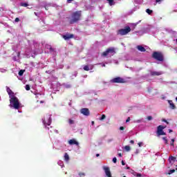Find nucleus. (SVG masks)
Instances as JSON below:
<instances>
[{
	"label": "nucleus",
	"instance_id": "41",
	"mask_svg": "<svg viewBox=\"0 0 177 177\" xmlns=\"http://www.w3.org/2000/svg\"><path fill=\"white\" fill-rule=\"evenodd\" d=\"M12 59H13L14 62H17V58L16 57H13Z\"/></svg>",
	"mask_w": 177,
	"mask_h": 177
},
{
	"label": "nucleus",
	"instance_id": "13",
	"mask_svg": "<svg viewBox=\"0 0 177 177\" xmlns=\"http://www.w3.org/2000/svg\"><path fill=\"white\" fill-rule=\"evenodd\" d=\"M68 144L71 145V146H73V145H76V146H78L79 143L75 139H71L68 141Z\"/></svg>",
	"mask_w": 177,
	"mask_h": 177
},
{
	"label": "nucleus",
	"instance_id": "33",
	"mask_svg": "<svg viewBox=\"0 0 177 177\" xmlns=\"http://www.w3.org/2000/svg\"><path fill=\"white\" fill-rule=\"evenodd\" d=\"M15 23H19V21H20V19H19V17L15 18Z\"/></svg>",
	"mask_w": 177,
	"mask_h": 177
},
{
	"label": "nucleus",
	"instance_id": "14",
	"mask_svg": "<svg viewBox=\"0 0 177 177\" xmlns=\"http://www.w3.org/2000/svg\"><path fill=\"white\" fill-rule=\"evenodd\" d=\"M168 103L171 110H175V109H176V106H175V104H174V102H172V100H168Z\"/></svg>",
	"mask_w": 177,
	"mask_h": 177
},
{
	"label": "nucleus",
	"instance_id": "44",
	"mask_svg": "<svg viewBox=\"0 0 177 177\" xmlns=\"http://www.w3.org/2000/svg\"><path fill=\"white\" fill-rule=\"evenodd\" d=\"M142 142H138V146H139V147H142Z\"/></svg>",
	"mask_w": 177,
	"mask_h": 177
},
{
	"label": "nucleus",
	"instance_id": "17",
	"mask_svg": "<svg viewBox=\"0 0 177 177\" xmlns=\"http://www.w3.org/2000/svg\"><path fill=\"white\" fill-rule=\"evenodd\" d=\"M151 75L152 76L161 75V72L152 71L151 72Z\"/></svg>",
	"mask_w": 177,
	"mask_h": 177
},
{
	"label": "nucleus",
	"instance_id": "24",
	"mask_svg": "<svg viewBox=\"0 0 177 177\" xmlns=\"http://www.w3.org/2000/svg\"><path fill=\"white\" fill-rule=\"evenodd\" d=\"M146 12H147V13L148 15H151V13H153V10H150V9H149V8H147V9L146 10Z\"/></svg>",
	"mask_w": 177,
	"mask_h": 177
},
{
	"label": "nucleus",
	"instance_id": "49",
	"mask_svg": "<svg viewBox=\"0 0 177 177\" xmlns=\"http://www.w3.org/2000/svg\"><path fill=\"white\" fill-rule=\"evenodd\" d=\"M102 67H106V64H103Z\"/></svg>",
	"mask_w": 177,
	"mask_h": 177
},
{
	"label": "nucleus",
	"instance_id": "51",
	"mask_svg": "<svg viewBox=\"0 0 177 177\" xmlns=\"http://www.w3.org/2000/svg\"><path fill=\"white\" fill-rule=\"evenodd\" d=\"M35 16H38V14L37 12H35Z\"/></svg>",
	"mask_w": 177,
	"mask_h": 177
},
{
	"label": "nucleus",
	"instance_id": "12",
	"mask_svg": "<svg viewBox=\"0 0 177 177\" xmlns=\"http://www.w3.org/2000/svg\"><path fill=\"white\" fill-rule=\"evenodd\" d=\"M6 91L10 98L13 97V96H15V93H13L12 89H10V88H9L8 86H6Z\"/></svg>",
	"mask_w": 177,
	"mask_h": 177
},
{
	"label": "nucleus",
	"instance_id": "55",
	"mask_svg": "<svg viewBox=\"0 0 177 177\" xmlns=\"http://www.w3.org/2000/svg\"><path fill=\"white\" fill-rule=\"evenodd\" d=\"M123 177H127V176H124Z\"/></svg>",
	"mask_w": 177,
	"mask_h": 177
},
{
	"label": "nucleus",
	"instance_id": "18",
	"mask_svg": "<svg viewBox=\"0 0 177 177\" xmlns=\"http://www.w3.org/2000/svg\"><path fill=\"white\" fill-rule=\"evenodd\" d=\"M64 160H65V161L70 160V156H68V153H64Z\"/></svg>",
	"mask_w": 177,
	"mask_h": 177
},
{
	"label": "nucleus",
	"instance_id": "43",
	"mask_svg": "<svg viewBox=\"0 0 177 177\" xmlns=\"http://www.w3.org/2000/svg\"><path fill=\"white\" fill-rule=\"evenodd\" d=\"M73 1H74V0H67V2H68V3H71V2H73Z\"/></svg>",
	"mask_w": 177,
	"mask_h": 177
},
{
	"label": "nucleus",
	"instance_id": "16",
	"mask_svg": "<svg viewBox=\"0 0 177 177\" xmlns=\"http://www.w3.org/2000/svg\"><path fill=\"white\" fill-rule=\"evenodd\" d=\"M175 161H176V158L174 157V156H169V162H175Z\"/></svg>",
	"mask_w": 177,
	"mask_h": 177
},
{
	"label": "nucleus",
	"instance_id": "38",
	"mask_svg": "<svg viewBox=\"0 0 177 177\" xmlns=\"http://www.w3.org/2000/svg\"><path fill=\"white\" fill-rule=\"evenodd\" d=\"M124 129H125V128L124 127H120V131H124Z\"/></svg>",
	"mask_w": 177,
	"mask_h": 177
},
{
	"label": "nucleus",
	"instance_id": "4",
	"mask_svg": "<svg viewBox=\"0 0 177 177\" xmlns=\"http://www.w3.org/2000/svg\"><path fill=\"white\" fill-rule=\"evenodd\" d=\"M152 57L158 62H164V55L160 52L155 51L152 54Z\"/></svg>",
	"mask_w": 177,
	"mask_h": 177
},
{
	"label": "nucleus",
	"instance_id": "26",
	"mask_svg": "<svg viewBox=\"0 0 177 177\" xmlns=\"http://www.w3.org/2000/svg\"><path fill=\"white\" fill-rule=\"evenodd\" d=\"M106 119V115H102V117L100 118V121H103V120Z\"/></svg>",
	"mask_w": 177,
	"mask_h": 177
},
{
	"label": "nucleus",
	"instance_id": "9",
	"mask_svg": "<svg viewBox=\"0 0 177 177\" xmlns=\"http://www.w3.org/2000/svg\"><path fill=\"white\" fill-rule=\"evenodd\" d=\"M80 113L83 114V115H86V117H88L91 114V112L89 111V109L88 108H82L80 110Z\"/></svg>",
	"mask_w": 177,
	"mask_h": 177
},
{
	"label": "nucleus",
	"instance_id": "30",
	"mask_svg": "<svg viewBox=\"0 0 177 177\" xmlns=\"http://www.w3.org/2000/svg\"><path fill=\"white\" fill-rule=\"evenodd\" d=\"M147 120H148V121H151V120H153V117H151V116H147Z\"/></svg>",
	"mask_w": 177,
	"mask_h": 177
},
{
	"label": "nucleus",
	"instance_id": "15",
	"mask_svg": "<svg viewBox=\"0 0 177 177\" xmlns=\"http://www.w3.org/2000/svg\"><path fill=\"white\" fill-rule=\"evenodd\" d=\"M137 49H138L140 52H146V48H145V47L142 46H138Z\"/></svg>",
	"mask_w": 177,
	"mask_h": 177
},
{
	"label": "nucleus",
	"instance_id": "48",
	"mask_svg": "<svg viewBox=\"0 0 177 177\" xmlns=\"http://www.w3.org/2000/svg\"><path fill=\"white\" fill-rule=\"evenodd\" d=\"M100 154H99V153L96 154V157H100Z\"/></svg>",
	"mask_w": 177,
	"mask_h": 177
},
{
	"label": "nucleus",
	"instance_id": "8",
	"mask_svg": "<svg viewBox=\"0 0 177 177\" xmlns=\"http://www.w3.org/2000/svg\"><path fill=\"white\" fill-rule=\"evenodd\" d=\"M109 53L111 55L115 53V49L114 48H107L106 51L102 53V56L106 57V56H107Z\"/></svg>",
	"mask_w": 177,
	"mask_h": 177
},
{
	"label": "nucleus",
	"instance_id": "22",
	"mask_svg": "<svg viewBox=\"0 0 177 177\" xmlns=\"http://www.w3.org/2000/svg\"><path fill=\"white\" fill-rule=\"evenodd\" d=\"M24 71H26L25 70H20L19 71V75L20 76V77H21V75H23V74H24Z\"/></svg>",
	"mask_w": 177,
	"mask_h": 177
},
{
	"label": "nucleus",
	"instance_id": "36",
	"mask_svg": "<svg viewBox=\"0 0 177 177\" xmlns=\"http://www.w3.org/2000/svg\"><path fill=\"white\" fill-rule=\"evenodd\" d=\"M131 121V118L128 117L127 119L126 120V122H129Z\"/></svg>",
	"mask_w": 177,
	"mask_h": 177
},
{
	"label": "nucleus",
	"instance_id": "11",
	"mask_svg": "<svg viewBox=\"0 0 177 177\" xmlns=\"http://www.w3.org/2000/svg\"><path fill=\"white\" fill-rule=\"evenodd\" d=\"M62 38L65 39V41H68V39H71V38H74V35L67 33L66 35H64Z\"/></svg>",
	"mask_w": 177,
	"mask_h": 177
},
{
	"label": "nucleus",
	"instance_id": "34",
	"mask_svg": "<svg viewBox=\"0 0 177 177\" xmlns=\"http://www.w3.org/2000/svg\"><path fill=\"white\" fill-rule=\"evenodd\" d=\"M79 176H85V173L80 172V173H79Z\"/></svg>",
	"mask_w": 177,
	"mask_h": 177
},
{
	"label": "nucleus",
	"instance_id": "28",
	"mask_svg": "<svg viewBox=\"0 0 177 177\" xmlns=\"http://www.w3.org/2000/svg\"><path fill=\"white\" fill-rule=\"evenodd\" d=\"M134 176L142 177V174L135 173V174H134Z\"/></svg>",
	"mask_w": 177,
	"mask_h": 177
},
{
	"label": "nucleus",
	"instance_id": "35",
	"mask_svg": "<svg viewBox=\"0 0 177 177\" xmlns=\"http://www.w3.org/2000/svg\"><path fill=\"white\" fill-rule=\"evenodd\" d=\"M113 162H114L115 164V162H117V158H113Z\"/></svg>",
	"mask_w": 177,
	"mask_h": 177
},
{
	"label": "nucleus",
	"instance_id": "21",
	"mask_svg": "<svg viewBox=\"0 0 177 177\" xmlns=\"http://www.w3.org/2000/svg\"><path fill=\"white\" fill-rule=\"evenodd\" d=\"M162 140L165 141V145H168V138L167 137H162Z\"/></svg>",
	"mask_w": 177,
	"mask_h": 177
},
{
	"label": "nucleus",
	"instance_id": "39",
	"mask_svg": "<svg viewBox=\"0 0 177 177\" xmlns=\"http://www.w3.org/2000/svg\"><path fill=\"white\" fill-rule=\"evenodd\" d=\"M130 143L131 145H134L135 144V141H133V140H130Z\"/></svg>",
	"mask_w": 177,
	"mask_h": 177
},
{
	"label": "nucleus",
	"instance_id": "29",
	"mask_svg": "<svg viewBox=\"0 0 177 177\" xmlns=\"http://www.w3.org/2000/svg\"><path fill=\"white\" fill-rule=\"evenodd\" d=\"M175 143V139H171V142L170 143V146H174V144Z\"/></svg>",
	"mask_w": 177,
	"mask_h": 177
},
{
	"label": "nucleus",
	"instance_id": "37",
	"mask_svg": "<svg viewBox=\"0 0 177 177\" xmlns=\"http://www.w3.org/2000/svg\"><path fill=\"white\" fill-rule=\"evenodd\" d=\"M162 121L163 122H166V124H169V122L168 121H167V120H165V119H163Z\"/></svg>",
	"mask_w": 177,
	"mask_h": 177
},
{
	"label": "nucleus",
	"instance_id": "2",
	"mask_svg": "<svg viewBox=\"0 0 177 177\" xmlns=\"http://www.w3.org/2000/svg\"><path fill=\"white\" fill-rule=\"evenodd\" d=\"M10 107H13L15 110H19L20 109V102H19V98L16 96H12L10 98Z\"/></svg>",
	"mask_w": 177,
	"mask_h": 177
},
{
	"label": "nucleus",
	"instance_id": "53",
	"mask_svg": "<svg viewBox=\"0 0 177 177\" xmlns=\"http://www.w3.org/2000/svg\"><path fill=\"white\" fill-rule=\"evenodd\" d=\"M176 44H177V39H176Z\"/></svg>",
	"mask_w": 177,
	"mask_h": 177
},
{
	"label": "nucleus",
	"instance_id": "46",
	"mask_svg": "<svg viewBox=\"0 0 177 177\" xmlns=\"http://www.w3.org/2000/svg\"><path fill=\"white\" fill-rule=\"evenodd\" d=\"M119 157H122V154L121 153H118Z\"/></svg>",
	"mask_w": 177,
	"mask_h": 177
},
{
	"label": "nucleus",
	"instance_id": "6",
	"mask_svg": "<svg viewBox=\"0 0 177 177\" xmlns=\"http://www.w3.org/2000/svg\"><path fill=\"white\" fill-rule=\"evenodd\" d=\"M113 84H125V80L122 77H117L111 80Z\"/></svg>",
	"mask_w": 177,
	"mask_h": 177
},
{
	"label": "nucleus",
	"instance_id": "50",
	"mask_svg": "<svg viewBox=\"0 0 177 177\" xmlns=\"http://www.w3.org/2000/svg\"><path fill=\"white\" fill-rule=\"evenodd\" d=\"M91 124H92V125H93V124H95V122L93 121V122H91Z\"/></svg>",
	"mask_w": 177,
	"mask_h": 177
},
{
	"label": "nucleus",
	"instance_id": "7",
	"mask_svg": "<svg viewBox=\"0 0 177 177\" xmlns=\"http://www.w3.org/2000/svg\"><path fill=\"white\" fill-rule=\"evenodd\" d=\"M164 129H165V127H164L162 125H159L157 127V135H158V136L167 135V133L165 132H164Z\"/></svg>",
	"mask_w": 177,
	"mask_h": 177
},
{
	"label": "nucleus",
	"instance_id": "25",
	"mask_svg": "<svg viewBox=\"0 0 177 177\" xmlns=\"http://www.w3.org/2000/svg\"><path fill=\"white\" fill-rule=\"evenodd\" d=\"M83 68L84 71H89V66H88L87 65H85Z\"/></svg>",
	"mask_w": 177,
	"mask_h": 177
},
{
	"label": "nucleus",
	"instance_id": "3",
	"mask_svg": "<svg viewBox=\"0 0 177 177\" xmlns=\"http://www.w3.org/2000/svg\"><path fill=\"white\" fill-rule=\"evenodd\" d=\"M43 124L45 127V128H47V129H49L50 124H52V115L49 114H46L44 116V118L42 119Z\"/></svg>",
	"mask_w": 177,
	"mask_h": 177
},
{
	"label": "nucleus",
	"instance_id": "32",
	"mask_svg": "<svg viewBox=\"0 0 177 177\" xmlns=\"http://www.w3.org/2000/svg\"><path fill=\"white\" fill-rule=\"evenodd\" d=\"M68 123L71 124H74V120H73L71 119H69L68 120Z\"/></svg>",
	"mask_w": 177,
	"mask_h": 177
},
{
	"label": "nucleus",
	"instance_id": "47",
	"mask_svg": "<svg viewBox=\"0 0 177 177\" xmlns=\"http://www.w3.org/2000/svg\"><path fill=\"white\" fill-rule=\"evenodd\" d=\"M171 132H173L172 129H169V133H171Z\"/></svg>",
	"mask_w": 177,
	"mask_h": 177
},
{
	"label": "nucleus",
	"instance_id": "10",
	"mask_svg": "<svg viewBox=\"0 0 177 177\" xmlns=\"http://www.w3.org/2000/svg\"><path fill=\"white\" fill-rule=\"evenodd\" d=\"M103 169H104V171L105 172L106 176H107V177H113L111 176V171H110V167L104 166L103 167Z\"/></svg>",
	"mask_w": 177,
	"mask_h": 177
},
{
	"label": "nucleus",
	"instance_id": "42",
	"mask_svg": "<svg viewBox=\"0 0 177 177\" xmlns=\"http://www.w3.org/2000/svg\"><path fill=\"white\" fill-rule=\"evenodd\" d=\"M17 57H18V59H20V52L17 53Z\"/></svg>",
	"mask_w": 177,
	"mask_h": 177
},
{
	"label": "nucleus",
	"instance_id": "40",
	"mask_svg": "<svg viewBox=\"0 0 177 177\" xmlns=\"http://www.w3.org/2000/svg\"><path fill=\"white\" fill-rule=\"evenodd\" d=\"M162 0H156V3H160V2H162Z\"/></svg>",
	"mask_w": 177,
	"mask_h": 177
},
{
	"label": "nucleus",
	"instance_id": "52",
	"mask_svg": "<svg viewBox=\"0 0 177 177\" xmlns=\"http://www.w3.org/2000/svg\"><path fill=\"white\" fill-rule=\"evenodd\" d=\"M126 169H129V167H126Z\"/></svg>",
	"mask_w": 177,
	"mask_h": 177
},
{
	"label": "nucleus",
	"instance_id": "31",
	"mask_svg": "<svg viewBox=\"0 0 177 177\" xmlns=\"http://www.w3.org/2000/svg\"><path fill=\"white\" fill-rule=\"evenodd\" d=\"M25 88L26 89V91H30V86L28 84H26Z\"/></svg>",
	"mask_w": 177,
	"mask_h": 177
},
{
	"label": "nucleus",
	"instance_id": "1",
	"mask_svg": "<svg viewBox=\"0 0 177 177\" xmlns=\"http://www.w3.org/2000/svg\"><path fill=\"white\" fill-rule=\"evenodd\" d=\"M81 17H82V11H75L71 14V19L69 21L70 24H74V23H77L81 20Z\"/></svg>",
	"mask_w": 177,
	"mask_h": 177
},
{
	"label": "nucleus",
	"instance_id": "19",
	"mask_svg": "<svg viewBox=\"0 0 177 177\" xmlns=\"http://www.w3.org/2000/svg\"><path fill=\"white\" fill-rule=\"evenodd\" d=\"M124 150L127 151H131V147H129V145L124 146Z\"/></svg>",
	"mask_w": 177,
	"mask_h": 177
},
{
	"label": "nucleus",
	"instance_id": "23",
	"mask_svg": "<svg viewBox=\"0 0 177 177\" xmlns=\"http://www.w3.org/2000/svg\"><path fill=\"white\" fill-rule=\"evenodd\" d=\"M20 5L21 6H24V8H27V6H28V3H21Z\"/></svg>",
	"mask_w": 177,
	"mask_h": 177
},
{
	"label": "nucleus",
	"instance_id": "27",
	"mask_svg": "<svg viewBox=\"0 0 177 177\" xmlns=\"http://www.w3.org/2000/svg\"><path fill=\"white\" fill-rule=\"evenodd\" d=\"M175 172V169H170L169 171L168 175H171V174H174Z\"/></svg>",
	"mask_w": 177,
	"mask_h": 177
},
{
	"label": "nucleus",
	"instance_id": "54",
	"mask_svg": "<svg viewBox=\"0 0 177 177\" xmlns=\"http://www.w3.org/2000/svg\"><path fill=\"white\" fill-rule=\"evenodd\" d=\"M176 102H177V97H176Z\"/></svg>",
	"mask_w": 177,
	"mask_h": 177
},
{
	"label": "nucleus",
	"instance_id": "5",
	"mask_svg": "<svg viewBox=\"0 0 177 177\" xmlns=\"http://www.w3.org/2000/svg\"><path fill=\"white\" fill-rule=\"evenodd\" d=\"M131 31V27H129V26H127L124 28L120 29L118 31V35H127V34H129Z\"/></svg>",
	"mask_w": 177,
	"mask_h": 177
},
{
	"label": "nucleus",
	"instance_id": "45",
	"mask_svg": "<svg viewBox=\"0 0 177 177\" xmlns=\"http://www.w3.org/2000/svg\"><path fill=\"white\" fill-rule=\"evenodd\" d=\"M122 165H125V162H124V160H122Z\"/></svg>",
	"mask_w": 177,
	"mask_h": 177
},
{
	"label": "nucleus",
	"instance_id": "20",
	"mask_svg": "<svg viewBox=\"0 0 177 177\" xmlns=\"http://www.w3.org/2000/svg\"><path fill=\"white\" fill-rule=\"evenodd\" d=\"M106 1L109 2L110 6H113V5H114V0H106Z\"/></svg>",
	"mask_w": 177,
	"mask_h": 177
}]
</instances>
